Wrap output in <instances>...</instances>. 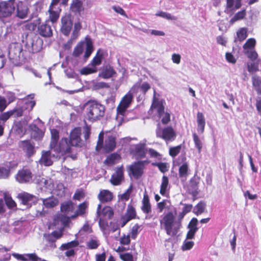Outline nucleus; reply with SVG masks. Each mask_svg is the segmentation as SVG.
Here are the masks:
<instances>
[{
  "instance_id": "obj_1",
  "label": "nucleus",
  "mask_w": 261,
  "mask_h": 261,
  "mask_svg": "<svg viewBox=\"0 0 261 261\" xmlns=\"http://www.w3.org/2000/svg\"><path fill=\"white\" fill-rule=\"evenodd\" d=\"M176 210L173 207L171 211L165 213L160 221L161 227L164 228L169 236H176L180 228L179 221H176Z\"/></svg>"
},
{
  "instance_id": "obj_2",
  "label": "nucleus",
  "mask_w": 261,
  "mask_h": 261,
  "mask_svg": "<svg viewBox=\"0 0 261 261\" xmlns=\"http://www.w3.org/2000/svg\"><path fill=\"white\" fill-rule=\"evenodd\" d=\"M86 118L91 121H95L104 116L105 107L95 100H90L84 106Z\"/></svg>"
},
{
  "instance_id": "obj_3",
  "label": "nucleus",
  "mask_w": 261,
  "mask_h": 261,
  "mask_svg": "<svg viewBox=\"0 0 261 261\" xmlns=\"http://www.w3.org/2000/svg\"><path fill=\"white\" fill-rule=\"evenodd\" d=\"M150 111L154 112L160 118H162L161 121L163 124H167L170 121V115L168 112H165L164 101L156 98L155 95H154Z\"/></svg>"
},
{
  "instance_id": "obj_4",
  "label": "nucleus",
  "mask_w": 261,
  "mask_h": 261,
  "mask_svg": "<svg viewBox=\"0 0 261 261\" xmlns=\"http://www.w3.org/2000/svg\"><path fill=\"white\" fill-rule=\"evenodd\" d=\"M16 7L15 0H8L0 2V20L4 21L14 13Z\"/></svg>"
},
{
  "instance_id": "obj_5",
  "label": "nucleus",
  "mask_w": 261,
  "mask_h": 261,
  "mask_svg": "<svg viewBox=\"0 0 261 261\" xmlns=\"http://www.w3.org/2000/svg\"><path fill=\"white\" fill-rule=\"evenodd\" d=\"M138 84H135L129 92L123 97L117 108V114L123 116L126 109L130 106L133 99V94L135 93L136 88L139 87Z\"/></svg>"
},
{
  "instance_id": "obj_6",
  "label": "nucleus",
  "mask_w": 261,
  "mask_h": 261,
  "mask_svg": "<svg viewBox=\"0 0 261 261\" xmlns=\"http://www.w3.org/2000/svg\"><path fill=\"white\" fill-rule=\"evenodd\" d=\"M103 133L101 132L98 136V140L96 147L97 151L102 149L104 151L109 152L113 151L116 147L115 138L113 136H108L105 139L103 145Z\"/></svg>"
},
{
  "instance_id": "obj_7",
  "label": "nucleus",
  "mask_w": 261,
  "mask_h": 261,
  "mask_svg": "<svg viewBox=\"0 0 261 261\" xmlns=\"http://www.w3.org/2000/svg\"><path fill=\"white\" fill-rule=\"evenodd\" d=\"M71 144L67 138L62 139L57 145L55 146L51 150H54L55 154H53V156L60 157L61 155H63L66 153L70 151Z\"/></svg>"
},
{
  "instance_id": "obj_8",
  "label": "nucleus",
  "mask_w": 261,
  "mask_h": 261,
  "mask_svg": "<svg viewBox=\"0 0 261 261\" xmlns=\"http://www.w3.org/2000/svg\"><path fill=\"white\" fill-rule=\"evenodd\" d=\"M67 0H63L62 3L65 4ZM60 0H52L49 6L48 13V19L52 23H54L58 19L61 9L59 6Z\"/></svg>"
},
{
  "instance_id": "obj_9",
  "label": "nucleus",
  "mask_w": 261,
  "mask_h": 261,
  "mask_svg": "<svg viewBox=\"0 0 261 261\" xmlns=\"http://www.w3.org/2000/svg\"><path fill=\"white\" fill-rule=\"evenodd\" d=\"M255 43L256 41L254 38H249L243 46L244 54L250 60H254L258 57V55L254 49Z\"/></svg>"
},
{
  "instance_id": "obj_10",
  "label": "nucleus",
  "mask_w": 261,
  "mask_h": 261,
  "mask_svg": "<svg viewBox=\"0 0 261 261\" xmlns=\"http://www.w3.org/2000/svg\"><path fill=\"white\" fill-rule=\"evenodd\" d=\"M74 208L73 203L71 201H68L63 203L61 206V210L64 215H62L60 219L64 223L68 222L70 218H74L75 216L70 214V212H72Z\"/></svg>"
},
{
  "instance_id": "obj_11",
  "label": "nucleus",
  "mask_w": 261,
  "mask_h": 261,
  "mask_svg": "<svg viewBox=\"0 0 261 261\" xmlns=\"http://www.w3.org/2000/svg\"><path fill=\"white\" fill-rule=\"evenodd\" d=\"M145 162L138 161L130 165L128 167V172L130 176L132 175L136 178L140 177L143 173Z\"/></svg>"
},
{
  "instance_id": "obj_12",
  "label": "nucleus",
  "mask_w": 261,
  "mask_h": 261,
  "mask_svg": "<svg viewBox=\"0 0 261 261\" xmlns=\"http://www.w3.org/2000/svg\"><path fill=\"white\" fill-rule=\"evenodd\" d=\"M156 134L158 137L161 138L166 141H173L176 137V134L171 127H166L162 130L158 128L156 130Z\"/></svg>"
},
{
  "instance_id": "obj_13",
  "label": "nucleus",
  "mask_w": 261,
  "mask_h": 261,
  "mask_svg": "<svg viewBox=\"0 0 261 261\" xmlns=\"http://www.w3.org/2000/svg\"><path fill=\"white\" fill-rule=\"evenodd\" d=\"M136 216L135 208L132 205H128L125 214L119 220V225L121 227H123L129 221L135 219Z\"/></svg>"
},
{
  "instance_id": "obj_14",
  "label": "nucleus",
  "mask_w": 261,
  "mask_h": 261,
  "mask_svg": "<svg viewBox=\"0 0 261 261\" xmlns=\"http://www.w3.org/2000/svg\"><path fill=\"white\" fill-rule=\"evenodd\" d=\"M124 169L122 166L116 167L110 179L111 183L114 186L120 185L124 180Z\"/></svg>"
},
{
  "instance_id": "obj_15",
  "label": "nucleus",
  "mask_w": 261,
  "mask_h": 261,
  "mask_svg": "<svg viewBox=\"0 0 261 261\" xmlns=\"http://www.w3.org/2000/svg\"><path fill=\"white\" fill-rule=\"evenodd\" d=\"M17 197L21 201V203L27 208L31 207L32 204L37 201L36 196L26 192L18 194Z\"/></svg>"
},
{
  "instance_id": "obj_16",
  "label": "nucleus",
  "mask_w": 261,
  "mask_h": 261,
  "mask_svg": "<svg viewBox=\"0 0 261 261\" xmlns=\"http://www.w3.org/2000/svg\"><path fill=\"white\" fill-rule=\"evenodd\" d=\"M42 41L40 39H32L28 37L27 39L26 45L30 52L33 53L38 51L41 49Z\"/></svg>"
},
{
  "instance_id": "obj_17",
  "label": "nucleus",
  "mask_w": 261,
  "mask_h": 261,
  "mask_svg": "<svg viewBox=\"0 0 261 261\" xmlns=\"http://www.w3.org/2000/svg\"><path fill=\"white\" fill-rule=\"evenodd\" d=\"M53 152H54V150H48V151H43L42 152L41 158L39 160V163L41 165H43L45 166H49L53 164V158H57L58 157L53 156Z\"/></svg>"
},
{
  "instance_id": "obj_18",
  "label": "nucleus",
  "mask_w": 261,
  "mask_h": 261,
  "mask_svg": "<svg viewBox=\"0 0 261 261\" xmlns=\"http://www.w3.org/2000/svg\"><path fill=\"white\" fill-rule=\"evenodd\" d=\"M34 98V95L30 94L21 100V106L26 112L31 111L35 106L36 102L33 100Z\"/></svg>"
},
{
  "instance_id": "obj_19",
  "label": "nucleus",
  "mask_w": 261,
  "mask_h": 261,
  "mask_svg": "<svg viewBox=\"0 0 261 261\" xmlns=\"http://www.w3.org/2000/svg\"><path fill=\"white\" fill-rule=\"evenodd\" d=\"M62 236V233L60 231H54L51 233L44 234V238L45 241L50 244V246L55 248L56 245L55 243L56 240L60 238Z\"/></svg>"
},
{
  "instance_id": "obj_20",
  "label": "nucleus",
  "mask_w": 261,
  "mask_h": 261,
  "mask_svg": "<svg viewBox=\"0 0 261 261\" xmlns=\"http://www.w3.org/2000/svg\"><path fill=\"white\" fill-rule=\"evenodd\" d=\"M131 152L137 159L144 158L146 153L145 144L139 143L131 147Z\"/></svg>"
},
{
  "instance_id": "obj_21",
  "label": "nucleus",
  "mask_w": 261,
  "mask_h": 261,
  "mask_svg": "<svg viewBox=\"0 0 261 261\" xmlns=\"http://www.w3.org/2000/svg\"><path fill=\"white\" fill-rule=\"evenodd\" d=\"M62 27L61 32L66 36L69 34L72 27V22L70 17L68 16H65L62 18Z\"/></svg>"
},
{
  "instance_id": "obj_22",
  "label": "nucleus",
  "mask_w": 261,
  "mask_h": 261,
  "mask_svg": "<svg viewBox=\"0 0 261 261\" xmlns=\"http://www.w3.org/2000/svg\"><path fill=\"white\" fill-rule=\"evenodd\" d=\"M198 220L196 218H193L188 225L189 231L187 232L186 239L187 240L193 239L194 238L195 234L198 229L197 227Z\"/></svg>"
},
{
  "instance_id": "obj_23",
  "label": "nucleus",
  "mask_w": 261,
  "mask_h": 261,
  "mask_svg": "<svg viewBox=\"0 0 261 261\" xmlns=\"http://www.w3.org/2000/svg\"><path fill=\"white\" fill-rule=\"evenodd\" d=\"M16 16L20 19H24L27 17L28 12L29 9L27 6L25 5L22 2H19L18 4L16 3Z\"/></svg>"
},
{
  "instance_id": "obj_24",
  "label": "nucleus",
  "mask_w": 261,
  "mask_h": 261,
  "mask_svg": "<svg viewBox=\"0 0 261 261\" xmlns=\"http://www.w3.org/2000/svg\"><path fill=\"white\" fill-rule=\"evenodd\" d=\"M32 178L31 172L28 170H23L18 172L16 176L17 181L20 183L29 181Z\"/></svg>"
},
{
  "instance_id": "obj_25",
  "label": "nucleus",
  "mask_w": 261,
  "mask_h": 261,
  "mask_svg": "<svg viewBox=\"0 0 261 261\" xmlns=\"http://www.w3.org/2000/svg\"><path fill=\"white\" fill-rule=\"evenodd\" d=\"M179 177L182 181H185L189 174V165L188 162H184L179 167Z\"/></svg>"
},
{
  "instance_id": "obj_26",
  "label": "nucleus",
  "mask_w": 261,
  "mask_h": 261,
  "mask_svg": "<svg viewBox=\"0 0 261 261\" xmlns=\"http://www.w3.org/2000/svg\"><path fill=\"white\" fill-rule=\"evenodd\" d=\"M81 129L75 128L70 134V142L72 146H77L80 142Z\"/></svg>"
},
{
  "instance_id": "obj_27",
  "label": "nucleus",
  "mask_w": 261,
  "mask_h": 261,
  "mask_svg": "<svg viewBox=\"0 0 261 261\" xmlns=\"http://www.w3.org/2000/svg\"><path fill=\"white\" fill-rule=\"evenodd\" d=\"M19 146L27 153L28 156L32 155L35 152L34 146L30 141H21L19 143Z\"/></svg>"
},
{
  "instance_id": "obj_28",
  "label": "nucleus",
  "mask_w": 261,
  "mask_h": 261,
  "mask_svg": "<svg viewBox=\"0 0 261 261\" xmlns=\"http://www.w3.org/2000/svg\"><path fill=\"white\" fill-rule=\"evenodd\" d=\"M169 189L170 186L169 185L168 178L166 176H163L162 179L160 193L162 195L167 196L168 194Z\"/></svg>"
},
{
  "instance_id": "obj_29",
  "label": "nucleus",
  "mask_w": 261,
  "mask_h": 261,
  "mask_svg": "<svg viewBox=\"0 0 261 261\" xmlns=\"http://www.w3.org/2000/svg\"><path fill=\"white\" fill-rule=\"evenodd\" d=\"M86 51L82 59V61L84 62H86L87 59L91 55L93 51V47L92 45V42L90 39L88 37H86Z\"/></svg>"
},
{
  "instance_id": "obj_30",
  "label": "nucleus",
  "mask_w": 261,
  "mask_h": 261,
  "mask_svg": "<svg viewBox=\"0 0 261 261\" xmlns=\"http://www.w3.org/2000/svg\"><path fill=\"white\" fill-rule=\"evenodd\" d=\"M141 210L144 213L149 214L151 212V206L149 202L148 196L147 194H144L142 201Z\"/></svg>"
},
{
  "instance_id": "obj_31",
  "label": "nucleus",
  "mask_w": 261,
  "mask_h": 261,
  "mask_svg": "<svg viewBox=\"0 0 261 261\" xmlns=\"http://www.w3.org/2000/svg\"><path fill=\"white\" fill-rule=\"evenodd\" d=\"M99 200L102 203L110 201L113 198V194L107 190L100 191L98 196Z\"/></svg>"
},
{
  "instance_id": "obj_32",
  "label": "nucleus",
  "mask_w": 261,
  "mask_h": 261,
  "mask_svg": "<svg viewBox=\"0 0 261 261\" xmlns=\"http://www.w3.org/2000/svg\"><path fill=\"white\" fill-rule=\"evenodd\" d=\"M38 31L39 34L43 37H50L52 35V30L50 26L46 23L39 25Z\"/></svg>"
},
{
  "instance_id": "obj_33",
  "label": "nucleus",
  "mask_w": 261,
  "mask_h": 261,
  "mask_svg": "<svg viewBox=\"0 0 261 261\" xmlns=\"http://www.w3.org/2000/svg\"><path fill=\"white\" fill-rule=\"evenodd\" d=\"M253 87L258 94H261V77L253 74L251 77Z\"/></svg>"
},
{
  "instance_id": "obj_34",
  "label": "nucleus",
  "mask_w": 261,
  "mask_h": 261,
  "mask_svg": "<svg viewBox=\"0 0 261 261\" xmlns=\"http://www.w3.org/2000/svg\"><path fill=\"white\" fill-rule=\"evenodd\" d=\"M197 121L198 124V131L200 132V133H203L204 129L205 122L204 116L202 113H197Z\"/></svg>"
},
{
  "instance_id": "obj_35",
  "label": "nucleus",
  "mask_w": 261,
  "mask_h": 261,
  "mask_svg": "<svg viewBox=\"0 0 261 261\" xmlns=\"http://www.w3.org/2000/svg\"><path fill=\"white\" fill-rule=\"evenodd\" d=\"M21 51V48L20 46H17L14 49L10 48L9 52V58L10 60H17L19 58Z\"/></svg>"
},
{
  "instance_id": "obj_36",
  "label": "nucleus",
  "mask_w": 261,
  "mask_h": 261,
  "mask_svg": "<svg viewBox=\"0 0 261 261\" xmlns=\"http://www.w3.org/2000/svg\"><path fill=\"white\" fill-rule=\"evenodd\" d=\"M104 53L105 51L102 49H99L97 50L96 56L93 59L91 63L93 66H96L101 64Z\"/></svg>"
},
{
  "instance_id": "obj_37",
  "label": "nucleus",
  "mask_w": 261,
  "mask_h": 261,
  "mask_svg": "<svg viewBox=\"0 0 261 261\" xmlns=\"http://www.w3.org/2000/svg\"><path fill=\"white\" fill-rule=\"evenodd\" d=\"M85 48V43L84 42L78 43L74 48L72 56L74 58H79L83 54Z\"/></svg>"
},
{
  "instance_id": "obj_38",
  "label": "nucleus",
  "mask_w": 261,
  "mask_h": 261,
  "mask_svg": "<svg viewBox=\"0 0 261 261\" xmlns=\"http://www.w3.org/2000/svg\"><path fill=\"white\" fill-rule=\"evenodd\" d=\"M70 9L72 12L79 14H80L81 12L84 10L82 2L79 0L73 1Z\"/></svg>"
},
{
  "instance_id": "obj_39",
  "label": "nucleus",
  "mask_w": 261,
  "mask_h": 261,
  "mask_svg": "<svg viewBox=\"0 0 261 261\" xmlns=\"http://www.w3.org/2000/svg\"><path fill=\"white\" fill-rule=\"evenodd\" d=\"M43 205L46 208H51L56 206L58 201L57 199L54 197H49L48 198L44 199L42 200Z\"/></svg>"
},
{
  "instance_id": "obj_40",
  "label": "nucleus",
  "mask_w": 261,
  "mask_h": 261,
  "mask_svg": "<svg viewBox=\"0 0 261 261\" xmlns=\"http://www.w3.org/2000/svg\"><path fill=\"white\" fill-rule=\"evenodd\" d=\"M115 73V72L112 67H108L102 71L101 73L99 74V76L103 79H109L112 77Z\"/></svg>"
},
{
  "instance_id": "obj_41",
  "label": "nucleus",
  "mask_w": 261,
  "mask_h": 261,
  "mask_svg": "<svg viewBox=\"0 0 261 261\" xmlns=\"http://www.w3.org/2000/svg\"><path fill=\"white\" fill-rule=\"evenodd\" d=\"M157 207L159 210V212L161 213L165 208L171 211L173 207L171 206L170 202L168 200H164L157 204Z\"/></svg>"
},
{
  "instance_id": "obj_42",
  "label": "nucleus",
  "mask_w": 261,
  "mask_h": 261,
  "mask_svg": "<svg viewBox=\"0 0 261 261\" xmlns=\"http://www.w3.org/2000/svg\"><path fill=\"white\" fill-rule=\"evenodd\" d=\"M51 140L50 144V148L51 149L58 143L59 139V132L55 129H51Z\"/></svg>"
},
{
  "instance_id": "obj_43",
  "label": "nucleus",
  "mask_w": 261,
  "mask_h": 261,
  "mask_svg": "<svg viewBox=\"0 0 261 261\" xmlns=\"http://www.w3.org/2000/svg\"><path fill=\"white\" fill-rule=\"evenodd\" d=\"M141 225L138 224H135L131 228L129 234L132 239H136L139 232L141 231Z\"/></svg>"
},
{
  "instance_id": "obj_44",
  "label": "nucleus",
  "mask_w": 261,
  "mask_h": 261,
  "mask_svg": "<svg viewBox=\"0 0 261 261\" xmlns=\"http://www.w3.org/2000/svg\"><path fill=\"white\" fill-rule=\"evenodd\" d=\"M193 137L195 146L197 149L198 152L200 153L202 148V141L198 136L195 133L193 134Z\"/></svg>"
},
{
  "instance_id": "obj_45",
  "label": "nucleus",
  "mask_w": 261,
  "mask_h": 261,
  "mask_svg": "<svg viewBox=\"0 0 261 261\" xmlns=\"http://www.w3.org/2000/svg\"><path fill=\"white\" fill-rule=\"evenodd\" d=\"M205 206L204 202H200L194 207L193 212L197 215L201 214L204 211Z\"/></svg>"
},
{
  "instance_id": "obj_46",
  "label": "nucleus",
  "mask_w": 261,
  "mask_h": 261,
  "mask_svg": "<svg viewBox=\"0 0 261 261\" xmlns=\"http://www.w3.org/2000/svg\"><path fill=\"white\" fill-rule=\"evenodd\" d=\"M245 15V10L241 11L236 14L235 15L230 19V23L233 24L236 21L243 19Z\"/></svg>"
},
{
  "instance_id": "obj_47",
  "label": "nucleus",
  "mask_w": 261,
  "mask_h": 261,
  "mask_svg": "<svg viewBox=\"0 0 261 261\" xmlns=\"http://www.w3.org/2000/svg\"><path fill=\"white\" fill-rule=\"evenodd\" d=\"M238 39L240 41L245 40L247 37V29L245 28L240 29L237 32Z\"/></svg>"
},
{
  "instance_id": "obj_48",
  "label": "nucleus",
  "mask_w": 261,
  "mask_h": 261,
  "mask_svg": "<svg viewBox=\"0 0 261 261\" xmlns=\"http://www.w3.org/2000/svg\"><path fill=\"white\" fill-rule=\"evenodd\" d=\"M136 84H138L139 85V87L136 88L135 93L138 92V91L140 89L141 91H142L144 94H145L147 90L150 88V85L146 82H144L142 84H141L139 83H137Z\"/></svg>"
},
{
  "instance_id": "obj_49",
  "label": "nucleus",
  "mask_w": 261,
  "mask_h": 261,
  "mask_svg": "<svg viewBox=\"0 0 261 261\" xmlns=\"http://www.w3.org/2000/svg\"><path fill=\"white\" fill-rule=\"evenodd\" d=\"M97 71V69L95 67H90L88 66L84 67L80 70V73L83 75H88Z\"/></svg>"
},
{
  "instance_id": "obj_50",
  "label": "nucleus",
  "mask_w": 261,
  "mask_h": 261,
  "mask_svg": "<svg viewBox=\"0 0 261 261\" xmlns=\"http://www.w3.org/2000/svg\"><path fill=\"white\" fill-rule=\"evenodd\" d=\"M155 15L157 16L161 17L164 18H166L168 20H176V17L175 16L171 15L170 13L159 11L155 14Z\"/></svg>"
},
{
  "instance_id": "obj_51",
  "label": "nucleus",
  "mask_w": 261,
  "mask_h": 261,
  "mask_svg": "<svg viewBox=\"0 0 261 261\" xmlns=\"http://www.w3.org/2000/svg\"><path fill=\"white\" fill-rule=\"evenodd\" d=\"M10 174V169L8 167L0 166V178H6Z\"/></svg>"
},
{
  "instance_id": "obj_52",
  "label": "nucleus",
  "mask_w": 261,
  "mask_h": 261,
  "mask_svg": "<svg viewBox=\"0 0 261 261\" xmlns=\"http://www.w3.org/2000/svg\"><path fill=\"white\" fill-rule=\"evenodd\" d=\"M194 243L193 241L186 240L184 241L182 245L181 246V249L182 251H186L190 250L194 246Z\"/></svg>"
},
{
  "instance_id": "obj_53",
  "label": "nucleus",
  "mask_w": 261,
  "mask_h": 261,
  "mask_svg": "<svg viewBox=\"0 0 261 261\" xmlns=\"http://www.w3.org/2000/svg\"><path fill=\"white\" fill-rule=\"evenodd\" d=\"M119 158L117 154L113 153L107 157L105 163L108 165H113L115 164V162Z\"/></svg>"
},
{
  "instance_id": "obj_54",
  "label": "nucleus",
  "mask_w": 261,
  "mask_h": 261,
  "mask_svg": "<svg viewBox=\"0 0 261 261\" xmlns=\"http://www.w3.org/2000/svg\"><path fill=\"white\" fill-rule=\"evenodd\" d=\"M99 245V242L96 239H91L87 242L88 247L91 249H96Z\"/></svg>"
},
{
  "instance_id": "obj_55",
  "label": "nucleus",
  "mask_w": 261,
  "mask_h": 261,
  "mask_svg": "<svg viewBox=\"0 0 261 261\" xmlns=\"http://www.w3.org/2000/svg\"><path fill=\"white\" fill-rule=\"evenodd\" d=\"M87 207V204L86 202H83L79 205L78 210L76 211V214L74 215L75 217L77 215H83L85 212Z\"/></svg>"
},
{
  "instance_id": "obj_56",
  "label": "nucleus",
  "mask_w": 261,
  "mask_h": 261,
  "mask_svg": "<svg viewBox=\"0 0 261 261\" xmlns=\"http://www.w3.org/2000/svg\"><path fill=\"white\" fill-rule=\"evenodd\" d=\"M181 145L171 147L169 149V154L173 158L176 156L180 151Z\"/></svg>"
},
{
  "instance_id": "obj_57",
  "label": "nucleus",
  "mask_w": 261,
  "mask_h": 261,
  "mask_svg": "<svg viewBox=\"0 0 261 261\" xmlns=\"http://www.w3.org/2000/svg\"><path fill=\"white\" fill-rule=\"evenodd\" d=\"M130 238L131 237L129 234L127 235L123 234L119 239L120 243L123 245H129L130 242Z\"/></svg>"
},
{
  "instance_id": "obj_58",
  "label": "nucleus",
  "mask_w": 261,
  "mask_h": 261,
  "mask_svg": "<svg viewBox=\"0 0 261 261\" xmlns=\"http://www.w3.org/2000/svg\"><path fill=\"white\" fill-rule=\"evenodd\" d=\"M10 111L12 113V116H14L15 117L21 116L25 112L22 106L20 108H17Z\"/></svg>"
},
{
  "instance_id": "obj_59",
  "label": "nucleus",
  "mask_w": 261,
  "mask_h": 261,
  "mask_svg": "<svg viewBox=\"0 0 261 261\" xmlns=\"http://www.w3.org/2000/svg\"><path fill=\"white\" fill-rule=\"evenodd\" d=\"M4 199H5L6 204L9 208H13L16 207V203L11 197L7 196L5 195V197Z\"/></svg>"
},
{
  "instance_id": "obj_60",
  "label": "nucleus",
  "mask_w": 261,
  "mask_h": 261,
  "mask_svg": "<svg viewBox=\"0 0 261 261\" xmlns=\"http://www.w3.org/2000/svg\"><path fill=\"white\" fill-rule=\"evenodd\" d=\"M12 255L17 259L22 261H30L29 254H20L16 253H14Z\"/></svg>"
},
{
  "instance_id": "obj_61",
  "label": "nucleus",
  "mask_w": 261,
  "mask_h": 261,
  "mask_svg": "<svg viewBox=\"0 0 261 261\" xmlns=\"http://www.w3.org/2000/svg\"><path fill=\"white\" fill-rule=\"evenodd\" d=\"M119 256L123 261H133V255L130 253H120Z\"/></svg>"
},
{
  "instance_id": "obj_62",
  "label": "nucleus",
  "mask_w": 261,
  "mask_h": 261,
  "mask_svg": "<svg viewBox=\"0 0 261 261\" xmlns=\"http://www.w3.org/2000/svg\"><path fill=\"white\" fill-rule=\"evenodd\" d=\"M11 116H12V113L10 111H8L5 113H3L0 115V121H2L4 122L6 121Z\"/></svg>"
},
{
  "instance_id": "obj_63",
  "label": "nucleus",
  "mask_w": 261,
  "mask_h": 261,
  "mask_svg": "<svg viewBox=\"0 0 261 261\" xmlns=\"http://www.w3.org/2000/svg\"><path fill=\"white\" fill-rule=\"evenodd\" d=\"M7 106V101L4 97L0 96V112L4 111Z\"/></svg>"
},
{
  "instance_id": "obj_64",
  "label": "nucleus",
  "mask_w": 261,
  "mask_h": 261,
  "mask_svg": "<svg viewBox=\"0 0 261 261\" xmlns=\"http://www.w3.org/2000/svg\"><path fill=\"white\" fill-rule=\"evenodd\" d=\"M78 244L79 243L77 241H71L67 244H63L62 247L65 249H68L69 248L77 246Z\"/></svg>"
}]
</instances>
